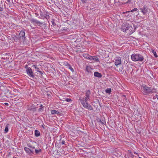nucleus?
<instances>
[{
	"instance_id": "9",
	"label": "nucleus",
	"mask_w": 158,
	"mask_h": 158,
	"mask_svg": "<svg viewBox=\"0 0 158 158\" xmlns=\"http://www.w3.org/2000/svg\"><path fill=\"white\" fill-rule=\"evenodd\" d=\"M89 60H94L96 62H99V60L98 58L96 56H91L90 58H89Z\"/></svg>"
},
{
	"instance_id": "8",
	"label": "nucleus",
	"mask_w": 158,
	"mask_h": 158,
	"mask_svg": "<svg viewBox=\"0 0 158 158\" xmlns=\"http://www.w3.org/2000/svg\"><path fill=\"white\" fill-rule=\"evenodd\" d=\"M25 32L23 31H21L19 34V39H22V40L25 39Z\"/></svg>"
},
{
	"instance_id": "25",
	"label": "nucleus",
	"mask_w": 158,
	"mask_h": 158,
	"mask_svg": "<svg viewBox=\"0 0 158 158\" xmlns=\"http://www.w3.org/2000/svg\"><path fill=\"white\" fill-rule=\"evenodd\" d=\"M138 9L137 8H135L131 11V12H132L134 11H136Z\"/></svg>"
},
{
	"instance_id": "33",
	"label": "nucleus",
	"mask_w": 158,
	"mask_h": 158,
	"mask_svg": "<svg viewBox=\"0 0 158 158\" xmlns=\"http://www.w3.org/2000/svg\"><path fill=\"white\" fill-rule=\"evenodd\" d=\"M139 158H142L141 157H139Z\"/></svg>"
},
{
	"instance_id": "6",
	"label": "nucleus",
	"mask_w": 158,
	"mask_h": 158,
	"mask_svg": "<svg viewBox=\"0 0 158 158\" xmlns=\"http://www.w3.org/2000/svg\"><path fill=\"white\" fill-rule=\"evenodd\" d=\"M30 21L34 25L37 24L38 25L40 26L43 24L42 23L40 22V21L33 19H31Z\"/></svg>"
},
{
	"instance_id": "24",
	"label": "nucleus",
	"mask_w": 158,
	"mask_h": 158,
	"mask_svg": "<svg viewBox=\"0 0 158 158\" xmlns=\"http://www.w3.org/2000/svg\"><path fill=\"white\" fill-rule=\"evenodd\" d=\"M111 92V89L110 88H108L106 90V92L107 93H110Z\"/></svg>"
},
{
	"instance_id": "4",
	"label": "nucleus",
	"mask_w": 158,
	"mask_h": 158,
	"mask_svg": "<svg viewBox=\"0 0 158 158\" xmlns=\"http://www.w3.org/2000/svg\"><path fill=\"white\" fill-rule=\"evenodd\" d=\"M122 30L123 31L125 32L128 30L130 32H131L130 31L131 30L132 31L131 29H132V27L131 26H129V24L127 23L123 24L122 27Z\"/></svg>"
},
{
	"instance_id": "18",
	"label": "nucleus",
	"mask_w": 158,
	"mask_h": 158,
	"mask_svg": "<svg viewBox=\"0 0 158 158\" xmlns=\"http://www.w3.org/2000/svg\"><path fill=\"white\" fill-rule=\"evenodd\" d=\"M8 124H7L6 125L5 128L4 130L5 133H6L8 131Z\"/></svg>"
},
{
	"instance_id": "17",
	"label": "nucleus",
	"mask_w": 158,
	"mask_h": 158,
	"mask_svg": "<svg viewBox=\"0 0 158 158\" xmlns=\"http://www.w3.org/2000/svg\"><path fill=\"white\" fill-rule=\"evenodd\" d=\"M35 135L36 136H38L40 135V133L37 130H35Z\"/></svg>"
},
{
	"instance_id": "3",
	"label": "nucleus",
	"mask_w": 158,
	"mask_h": 158,
	"mask_svg": "<svg viewBox=\"0 0 158 158\" xmlns=\"http://www.w3.org/2000/svg\"><path fill=\"white\" fill-rule=\"evenodd\" d=\"M141 88L143 94L145 95H148L152 92L151 89L145 85H143Z\"/></svg>"
},
{
	"instance_id": "27",
	"label": "nucleus",
	"mask_w": 158,
	"mask_h": 158,
	"mask_svg": "<svg viewBox=\"0 0 158 158\" xmlns=\"http://www.w3.org/2000/svg\"><path fill=\"white\" fill-rule=\"evenodd\" d=\"M29 67H28V66L27 65H25L24 66V68L25 69H26V70L28 68H29Z\"/></svg>"
},
{
	"instance_id": "14",
	"label": "nucleus",
	"mask_w": 158,
	"mask_h": 158,
	"mask_svg": "<svg viewBox=\"0 0 158 158\" xmlns=\"http://www.w3.org/2000/svg\"><path fill=\"white\" fill-rule=\"evenodd\" d=\"M83 56L85 58L89 60V58H90V56L87 53H84L83 54Z\"/></svg>"
},
{
	"instance_id": "16",
	"label": "nucleus",
	"mask_w": 158,
	"mask_h": 158,
	"mask_svg": "<svg viewBox=\"0 0 158 158\" xmlns=\"http://www.w3.org/2000/svg\"><path fill=\"white\" fill-rule=\"evenodd\" d=\"M69 69L72 72H74V70L71 67V65L69 64H67V65Z\"/></svg>"
},
{
	"instance_id": "28",
	"label": "nucleus",
	"mask_w": 158,
	"mask_h": 158,
	"mask_svg": "<svg viewBox=\"0 0 158 158\" xmlns=\"http://www.w3.org/2000/svg\"><path fill=\"white\" fill-rule=\"evenodd\" d=\"M61 143L62 144H64L65 143V141H64L63 140L62 141Z\"/></svg>"
},
{
	"instance_id": "21",
	"label": "nucleus",
	"mask_w": 158,
	"mask_h": 158,
	"mask_svg": "<svg viewBox=\"0 0 158 158\" xmlns=\"http://www.w3.org/2000/svg\"><path fill=\"white\" fill-rule=\"evenodd\" d=\"M24 150L26 151L27 152H31V149H29V148L27 147L24 148Z\"/></svg>"
},
{
	"instance_id": "29",
	"label": "nucleus",
	"mask_w": 158,
	"mask_h": 158,
	"mask_svg": "<svg viewBox=\"0 0 158 158\" xmlns=\"http://www.w3.org/2000/svg\"><path fill=\"white\" fill-rule=\"evenodd\" d=\"M39 72V73H40L41 75H42V74H43V73H42V72L41 71H40L39 70V72Z\"/></svg>"
},
{
	"instance_id": "7",
	"label": "nucleus",
	"mask_w": 158,
	"mask_h": 158,
	"mask_svg": "<svg viewBox=\"0 0 158 158\" xmlns=\"http://www.w3.org/2000/svg\"><path fill=\"white\" fill-rule=\"evenodd\" d=\"M121 64V58L120 57H117L115 58L114 64L115 65L117 66Z\"/></svg>"
},
{
	"instance_id": "11",
	"label": "nucleus",
	"mask_w": 158,
	"mask_h": 158,
	"mask_svg": "<svg viewBox=\"0 0 158 158\" xmlns=\"http://www.w3.org/2000/svg\"><path fill=\"white\" fill-rule=\"evenodd\" d=\"M90 94V92L89 90H87L85 94L86 97H85L86 98L89 99V95Z\"/></svg>"
},
{
	"instance_id": "20",
	"label": "nucleus",
	"mask_w": 158,
	"mask_h": 158,
	"mask_svg": "<svg viewBox=\"0 0 158 158\" xmlns=\"http://www.w3.org/2000/svg\"><path fill=\"white\" fill-rule=\"evenodd\" d=\"M91 68L90 66H87L86 68V71L88 73L91 71Z\"/></svg>"
},
{
	"instance_id": "32",
	"label": "nucleus",
	"mask_w": 158,
	"mask_h": 158,
	"mask_svg": "<svg viewBox=\"0 0 158 158\" xmlns=\"http://www.w3.org/2000/svg\"><path fill=\"white\" fill-rule=\"evenodd\" d=\"M134 153L135 154H137L138 156V153H136L135 152H134Z\"/></svg>"
},
{
	"instance_id": "31",
	"label": "nucleus",
	"mask_w": 158,
	"mask_h": 158,
	"mask_svg": "<svg viewBox=\"0 0 158 158\" xmlns=\"http://www.w3.org/2000/svg\"><path fill=\"white\" fill-rule=\"evenodd\" d=\"M4 104H5L6 105V106H8V103H6V102L5 103H4Z\"/></svg>"
},
{
	"instance_id": "2",
	"label": "nucleus",
	"mask_w": 158,
	"mask_h": 158,
	"mask_svg": "<svg viewBox=\"0 0 158 158\" xmlns=\"http://www.w3.org/2000/svg\"><path fill=\"white\" fill-rule=\"evenodd\" d=\"M131 58L134 61H142L143 60V56L140 54L137 53H134L132 54L131 56Z\"/></svg>"
},
{
	"instance_id": "30",
	"label": "nucleus",
	"mask_w": 158,
	"mask_h": 158,
	"mask_svg": "<svg viewBox=\"0 0 158 158\" xmlns=\"http://www.w3.org/2000/svg\"><path fill=\"white\" fill-rule=\"evenodd\" d=\"M2 10H3V9L0 6V11H2Z\"/></svg>"
},
{
	"instance_id": "13",
	"label": "nucleus",
	"mask_w": 158,
	"mask_h": 158,
	"mask_svg": "<svg viewBox=\"0 0 158 158\" xmlns=\"http://www.w3.org/2000/svg\"><path fill=\"white\" fill-rule=\"evenodd\" d=\"M94 75L95 77H102L101 74L97 72H95L94 73Z\"/></svg>"
},
{
	"instance_id": "5",
	"label": "nucleus",
	"mask_w": 158,
	"mask_h": 158,
	"mask_svg": "<svg viewBox=\"0 0 158 158\" xmlns=\"http://www.w3.org/2000/svg\"><path fill=\"white\" fill-rule=\"evenodd\" d=\"M26 72L27 75L33 78L34 77V73L32 69L29 67L26 70Z\"/></svg>"
},
{
	"instance_id": "19",
	"label": "nucleus",
	"mask_w": 158,
	"mask_h": 158,
	"mask_svg": "<svg viewBox=\"0 0 158 158\" xmlns=\"http://www.w3.org/2000/svg\"><path fill=\"white\" fill-rule=\"evenodd\" d=\"M152 53L153 54L154 56L156 57H158V56L157 54L156 53V52L155 50H152Z\"/></svg>"
},
{
	"instance_id": "22",
	"label": "nucleus",
	"mask_w": 158,
	"mask_h": 158,
	"mask_svg": "<svg viewBox=\"0 0 158 158\" xmlns=\"http://www.w3.org/2000/svg\"><path fill=\"white\" fill-rule=\"evenodd\" d=\"M32 67H33L35 69V71L37 72L39 71V69L37 66L36 65H33L32 66Z\"/></svg>"
},
{
	"instance_id": "10",
	"label": "nucleus",
	"mask_w": 158,
	"mask_h": 158,
	"mask_svg": "<svg viewBox=\"0 0 158 158\" xmlns=\"http://www.w3.org/2000/svg\"><path fill=\"white\" fill-rule=\"evenodd\" d=\"M140 10H141V12L143 13V15L146 14L148 11L147 9L144 6L143 8H140Z\"/></svg>"
},
{
	"instance_id": "23",
	"label": "nucleus",
	"mask_w": 158,
	"mask_h": 158,
	"mask_svg": "<svg viewBox=\"0 0 158 158\" xmlns=\"http://www.w3.org/2000/svg\"><path fill=\"white\" fill-rule=\"evenodd\" d=\"M35 152L36 154H38L39 153H41V152H42V150L41 149H39L38 150L35 149Z\"/></svg>"
},
{
	"instance_id": "1",
	"label": "nucleus",
	"mask_w": 158,
	"mask_h": 158,
	"mask_svg": "<svg viewBox=\"0 0 158 158\" xmlns=\"http://www.w3.org/2000/svg\"><path fill=\"white\" fill-rule=\"evenodd\" d=\"M88 99L85 97H83L81 98H80V100L83 107L89 110H93V108L91 105L88 103L87 101Z\"/></svg>"
},
{
	"instance_id": "12",
	"label": "nucleus",
	"mask_w": 158,
	"mask_h": 158,
	"mask_svg": "<svg viewBox=\"0 0 158 158\" xmlns=\"http://www.w3.org/2000/svg\"><path fill=\"white\" fill-rule=\"evenodd\" d=\"M33 143H29L27 144V146L29 147L30 148L33 149L35 148V147L33 144Z\"/></svg>"
},
{
	"instance_id": "15",
	"label": "nucleus",
	"mask_w": 158,
	"mask_h": 158,
	"mask_svg": "<svg viewBox=\"0 0 158 158\" xmlns=\"http://www.w3.org/2000/svg\"><path fill=\"white\" fill-rule=\"evenodd\" d=\"M51 113L52 114H58L60 112L55 110H52L51 111Z\"/></svg>"
},
{
	"instance_id": "26",
	"label": "nucleus",
	"mask_w": 158,
	"mask_h": 158,
	"mask_svg": "<svg viewBox=\"0 0 158 158\" xmlns=\"http://www.w3.org/2000/svg\"><path fill=\"white\" fill-rule=\"evenodd\" d=\"M65 101L67 102H69L71 101V99L69 98H67L66 99Z\"/></svg>"
}]
</instances>
